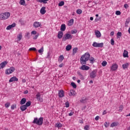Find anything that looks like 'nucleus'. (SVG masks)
Segmentation results:
<instances>
[{
	"label": "nucleus",
	"mask_w": 130,
	"mask_h": 130,
	"mask_svg": "<svg viewBox=\"0 0 130 130\" xmlns=\"http://www.w3.org/2000/svg\"><path fill=\"white\" fill-rule=\"evenodd\" d=\"M104 125L105 127H108L109 126V123H107V122H105Z\"/></svg>",
	"instance_id": "obj_49"
},
{
	"label": "nucleus",
	"mask_w": 130,
	"mask_h": 130,
	"mask_svg": "<svg viewBox=\"0 0 130 130\" xmlns=\"http://www.w3.org/2000/svg\"><path fill=\"white\" fill-rule=\"evenodd\" d=\"M39 36V34H38L37 35H36L35 37H34L33 39L34 40H36L37 38H38V37Z\"/></svg>",
	"instance_id": "obj_50"
},
{
	"label": "nucleus",
	"mask_w": 130,
	"mask_h": 130,
	"mask_svg": "<svg viewBox=\"0 0 130 130\" xmlns=\"http://www.w3.org/2000/svg\"><path fill=\"white\" fill-rule=\"evenodd\" d=\"M106 111L104 110V112H103V115H105L106 114Z\"/></svg>",
	"instance_id": "obj_61"
},
{
	"label": "nucleus",
	"mask_w": 130,
	"mask_h": 130,
	"mask_svg": "<svg viewBox=\"0 0 130 130\" xmlns=\"http://www.w3.org/2000/svg\"><path fill=\"white\" fill-rule=\"evenodd\" d=\"M124 8H125V9H127V8H128V5L127 4H124Z\"/></svg>",
	"instance_id": "obj_56"
},
{
	"label": "nucleus",
	"mask_w": 130,
	"mask_h": 130,
	"mask_svg": "<svg viewBox=\"0 0 130 130\" xmlns=\"http://www.w3.org/2000/svg\"><path fill=\"white\" fill-rule=\"evenodd\" d=\"M64 5V2L63 1H61L60 2H59V3L58 4V7H62V6H63Z\"/></svg>",
	"instance_id": "obj_37"
},
{
	"label": "nucleus",
	"mask_w": 130,
	"mask_h": 130,
	"mask_svg": "<svg viewBox=\"0 0 130 130\" xmlns=\"http://www.w3.org/2000/svg\"><path fill=\"white\" fill-rule=\"evenodd\" d=\"M66 49L67 51H70L72 49V45H68L66 46Z\"/></svg>",
	"instance_id": "obj_29"
},
{
	"label": "nucleus",
	"mask_w": 130,
	"mask_h": 130,
	"mask_svg": "<svg viewBox=\"0 0 130 130\" xmlns=\"http://www.w3.org/2000/svg\"><path fill=\"white\" fill-rule=\"evenodd\" d=\"M66 24H61V27H60V30L61 31H66Z\"/></svg>",
	"instance_id": "obj_26"
},
{
	"label": "nucleus",
	"mask_w": 130,
	"mask_h": 130,
	"mask_svg": "<svg viewBox=\"0 0 130 130\" xmlns=\"http://www.w3.org/2000/svg\"><path fill=\"white\" fill-rule=\"evenodd\" d=\"M128 55V52L126 50H124L123 53V57H127Z\"/></svg>",
	"instance_id": "obj_24"
},
{
	"label": "nucleus",
	"mask_w": 130,
	"mask_h": 130,
	"mask_svg": "<svg viewBox=\"0 0 130 130\" xmlns=\"http://www.w3.org/2000/svg\"><path fill=\"white\" fill-rule=\"evenodd\" d=\"M5 107H6V108H8V107H10V103H7L6 104H5Z\"/></svg>",
	"instance_id": "obj_51"
},
{
	"label": "nucleus",
	"mask_w": 130,
	"mask_h": 130,
	"mask_svg": "<svg viewBox=\"0 0 130 130\" xmlns=\"http://www.w3.org/2000/svg\"><path fill=\"white\" fill-rule=\"evenodd\" d=\"M15 72V68L11 67L9 69H7L6 70V75H10L12 73Z\"/></svg>",
	"instance_id": "obj_6"
},
{
	"label": "nucleus",
	"mask_w": 130,
	"mask_h": 130,
	"mask_svg": "<svg viewBox=\"0 0 130 130\" xmlns=\"http://www.w3.org/2000/svg\"><path fill=\"white\" fill-rule=\"evenodd\" d=\"M41 95H40V92H38L36 94V99L38 101H40V102H43V99L41 98Z\"/></svg>",
	"instance_id": "obj_8"
},
{
	"label": "nucleus",
	"mask_w": 130,
	"mask_h": 130,
	"mask_svg": "<svg viewBox=\"0 0 130 130\" xmlns=\"http://www.w3.org/2000/svg\"><path fill=\"white\" fill-rule=\"evenodd\" d=\"M111 45H114V40L113 39H111Z\"/></svg>",
	"instance_id": "obj_52"
},
{
	"label": "nucleus",
	"mask_w": 130,
	"mask_h": 130,
	"mask_svg": "<svg viewBox=\"0 0 130 130\" xmlns=\"http://www.w3.org/2000/svg\"><path fill=\"white\" fill-rule=\"evenodd\" d=\"M15 27H16V23H13L12 24L8 25L6 29H7V30H11V29L12 28H14Z\"/></svg>",
	"instance_id": "obj_14"
},
{
	"label": "nucleus",
	"mask_w": 130,
	"mask_h": 130,
	"mask_svg": "<svg viewBox=\"0 0 130 130\" xmlns=\"http://www.w3.org/2000/svg\"><path fill=\"white\" fill-rule=\"evenodd\" d=\"M33 26L35 28H39V27H41V22H39L38 21H36L34 23Z\"/></svg>",
	"instance_id": "obj_9"
},
{
	"label": "nucleus",
	"mask_w": 130,
	"mask_h": 130,
	"mask_svg": "<svg viewBox=\"0 0 130 130\" xmlns=\"http://www.w3.org/2000/svg\"><path fill=\"white\" fill-rule=\"evenodd\" d=\"M7 64H8V61H5L0 63V70H1V69H4Z\"/></svg>",
	"instance_id": "obj_13"
},
{
	"label": "nucleus",
	"mask_w": 130,
	"mask_h": 130,
	"mask_svg": "<svg viewBox=\"0 0 130 130\" xmlns=\"http://www.w3.org/2000/svg\"><path fill=\"white\" fill-rule=\"evenodd\" d=\"M122 36V34L120 31H118L117 33V38H120V37Z\"/></svg>",
	"instance_id": "obj_32"
},
{
	"label": "nucleus",
	"mask_w": 130,
	"mask_h": 130,
	"mask_svg": "<svg viewBox=\"0 0 130 130\" xmlns=\"http://www.w3.org/2000/svg\"><path fill=\"white\" fill-rule=\"evenodd\" d=\"M18 81H19V79L17 77L14 76L10 78L9 82V83H12V82H18Z\"/></svg>",
	"instance_id": "obj_12"
},
{
	"label": "nucleus",
	"mask_w": 130,
	"mask_h": 130,
	"mask_svg": "<svg viewBox=\"0 0 130 130\" xmlns=\"http://www.w3.org/2000/svg\"><path fill=\"white\" fill-rule=\"evenodd\" d=\"M71 86H73V87L74 88V89H76V88H77V85H76V83H75L74 82H72L71 83Z\"/></svg>",
	"instance_id": "obj_38"
},
{
	"label": "nucleus",
	"mask_w": 130,
	"mask_h": 130,
	"mask_svg": "<svg viewBox=\"0 0 130 130\" xmlns=\"http://www.w3.org/2000/svg\"><path fill=\"white\" fill-rule=\"evenodd\" d=\"M76 94L77 93H76V91L72 89V90H70V91L69 96H75Z\"/></svg>",
	"instance_id": "obj_17"
},
{
	"label": "nucleus",
	"mask_w": 130,
	"mask_h": 130,
	"mask_svg": "<svg viewBox=\"0 0 130 130\" xmlns=\"http://www.w3.org/2000/svg\"><path fill=\"white\" fill-rule=\"evenodd\" d=\"M70 38H73V36L70 34H66L62 38V41H66V40H68V39H70Z\"/></svg>",
	"instance_id": "obj_5"
},
{
	"label": "nucleus",
	"mask_w": 130,
	"mask_h": 130,
	"mask_svg": "<svg viewBox=\"0 0 130 130\" xmlns=\"http://www.w3.org/2000/svg\"><path fill=\"white\" fill-rule=\"evenodd\" d=\"M55 126L56 127H58V128L59 127H62V124H61L60 122H57V123H56Z\"/></svg>",
	"instance_id": "obj_30"
},
{
	"label": "nucleus",
	"mask_w": 130,
	"mask_h": 130,
	"mask_svg": "<svg viewBox=\"0 0 130 130\" xmlns=\"http://www.w3.org/2000/svg\"><path fill=\"white\" fill-rule=\"evenodd\" d=\"M24 94H28V90H25L23 92Z\"/></svg>",
	"instance_id": "obj_62"
},
{
	"label": "nucleus",
	"mask_w": 130,
	"mask_h": 130,
	"mask_svg": "<svg viewBox=\"0 0 130 130\" xmlns=\"http://www.w3.org/2000/svg\"><path fill=\"white\" fill-rule=\"evenodd\" d=\"M50 57V52H48L47 53V58H49Z\"/></svg>",
	"instance_id": "obj_55"
},
{
	"label": "nucleus",
	"mask_w": 130,
	"mask_h": 130,
	"mask_svg": "<svg viewBox=\"0 0 130 130\" xmlns=\"http://www.w3.org/2000/svg\"><path fill=\"white\" fill-rule=\"evenodd\" d=\"M113 35H114V31H111L110 32V36H113Z\"/></svg>",
	"instance_id": "obj_59"
},
{
	"label": "nucleus",
	"mask_w": 130,
	"mask_h": 130,
	"mask_svg": "<svg viewBox=\"0 0 130 130\" xmlns=\"http://www.w3.org/2000/svg\"><path fill=\"white\" fill-rule=\"evenodd\" d=\"M118 68V65L116 63L113 64L112 67H111V71H116Z\"/></svg>",
	"instance_id": "obj_11"
},
{
	"label": "nucleus",
	"mask_w": 130,
	"mask_h": 130,
	"mask_svg": "<svg viewBox=\"0 0 130 130\" xmlns=\"http://www.w3.org/2000/svg\"><path fill=\"white\" fill-rule=\"evenodd\" d=\"M77 75H78V76H79V78L80 79V80H84V76H83V75H82V74L81 73V72L78 71L77 72Z\"/></svg>",
	"instance_id": "obj_21"
},
{
	"label": "nucleus",
	"mask_w": 130,
	"mask_h": 130,
	"mask_svg": "<svg viewBox=\"0 0 130 130\" xmlns=\"http://www.w3.org/2000/svg\"><path fill=\"white\" fill-rule=\"evenodd\" d=\"M22 83H26V79H24L22 80Z\"/></svg>",
	"instance_id": "obj_63"
},
{
	"label": "nucleus",
	"mask_w": 130,
	"mask_h": 130,
	"mask_svg": "<svg viewBox=\"0 0 130 130\" xmlns=\"http://www.w3.org/2000/svg\"><path fill=\"white\" fill-rule=\"evenodd\" d=\"M62 36H63V32L61 31H59L58 32L57 37L59 39H61L62 38Z\"/></svg>",
	"instance_id": "obj_15"
},
{
	"label": "nucleus",
	"mask_w": 130,
	"mask_h": 130,
	"mask_svg": "<svg viewBox=\"0 0 130 130\" xmlns=\"http://www.w3.org/2000/svg\"><path fill=\"white\" fill-rule=\"evenodd\" d=\"M74 115V112H71L69 114V116H72Z\"/></svg>",
	"instance_id": "obj_57"
},
{
	"label": "nucleus",
	"mask_w": 130,
	"mask_h": 130,
	"mask_svg": "<svg viewBox=\"0 0 130 130\" xmlns=\"http://www.w3.org/2000/svg\"><path fill=\"white\" fill-rule=\"evenodd\" d=\"M90 21H93V20H94V18H93V17H90Z\"/></svg>",
	"instance_id": "obj_64"
},
{
	"label": "nucleus",
	"mask_w": 130,
	"mask_h": 130,
	"mask_svg": "<svg viewBox=\"0 0 130 130\" xmlns=\"http://www.w3.org/2000/svg\"><path fill=\"white\" fill-rule=\"evenodd\" d=\"M63 67V63H61L59 65V68H62Z\"/></svg>",
	"instance_id": "obj_60"
},
{
	"label": "nucleus",
	"mask_w": 130,
	"mask_h": 130,
	"mask_svg": "<svg viewBox=\"0 0 130 130\" xmlns=\"http://www.w3.org/2000/svg\"><path fill=\"white\" fill-rule=\"evenodd\" d=\"M49 0H37L38 3H43V4H47V2Z\"/></svg>",
	"instance_id": "obj_27"
},
{
	"label": "nucleus",
	"mask_w": 130,
	"mask_h": 130,
	"mask_svg": "<svg viewBox=\"0 0 130 130\" xmlns=\"http://www.w3.org/2000/svg\"><path fill=\"white\" fill-rule=\"evenodd\" d=\"M84 130H89L90 129V126L89 125H86L84 127Z\"/></svg>",
	"instance_id": "obj_39"
},
{
	"label": "nucleus",
	"mask_w": 130,
	"mask_h": 130,
	"mask_svg": "<svg viewBox=\"0 0 130 130\" xmlns=\"http://www.w3.org/2000/svg\"><path fill=\"white\" fill-rule=\"evenodd\" d=\"M24 105L26 106V107H29V106H31V102L28 101Z\"/></svg>",
	"instance_id": "obj_36"
},
{
	"label": "nucleus",
	"mask_w": 130,
	"mask_h": 130,
	"mask_svg": "<svg viewBox=\"0 0 130 130\" xmlns=\"http://www.w3.org/2000/svg\"><path fill=\"white\" fill-rule=\"evenodd\" d=\"M29 51H36V50H37V49H36V48H34V47H32V48H30L29 49Z\"/></svg>",
	"instance_id": "obj_44"
},
{
	"label": "nucleus",
	"mask_w": 130,
	"mask_h": 130,
	"mask_svg": "<svg viewBox=\"0 0 130 130\" xmlns=\"http://www.w3.org/2000/svg\"><path fill=\"white\" fill-rule=\"evenodd\" d=\"M44 51L43 47H42L40 50H38L39 53H42Z\"/></svg>",
	"instance_id": "obj_45"
},
{
	"label": "nucleus",
	"mask_w": 130,
	"mask_h": 130,
	"mask_svg": "<svg viewBox=\"0 0 130 130\" xmlns=\"http://www.w3.org/2000/svg\"><path fill=\"white\" fill-rule=\"evenodd\" d=\"M115 14L117 15V16H119L120 15H121V12H120L119 11H116Z\"/></svg>",
	"instance_id": "obj_47"
},
{
	"label": "nucleus",
	"mask_w": 130,
	"mask_h": 130,
	"mask_svg": "<svg viewBox=\"0 0 130 130\" xmlns=\"http://www.w3.org/2000/svg\"><path fill=\"white\" fill-rule=\"evenodd\" d=\"M80 102L81 103H87V98L83 97L80 100Z\"/></svg>",
	"instance_id": "obj_22"
},
{
	"label": "nucleus",
	"mask_w": 130,
	"mask_h": 130,
	"mask_svg": "<svg viewBox=\"0 0 130 130\" xmlns=\"http://www.w3.org/2000/svg\"><path fill=\"white\" fill-rule=\"evenodd\" d=\"M37 33V32L36 31V30H34L31 31V34H33L34 35H35Z\"/></svg>",
	"instance_id": "obj_54"
},
{
	"label": "nucleus",
	"mask_w": 130,
	"mask_h": 130,
	"mask_svg": "<svg viewBox=\"0 0 130 130\" xmlns=\"http://www.w3.org/2000/svg\"><path fill=\"white\" fill-rule=\"evenodd\" d=\"M99 118H100V117H99V116H97L95 117V120L97 121V120H99Z\"/></svg>",
	"instance_id": "obj_58"
},
{
	"label": "nucleus",
	"mask_w": 130,
	"mask_h": 130,
	"mask_svg": "<svg viewBox=\"0 0 130 130\" xmlns=\"http://www.w3.org/2000/svg\"><path fill=\"white\" fill-rule=\"evenodd\" d=\"M73 54H76L77 53V51H78V48H75L73 50Z\"/></svg>",
	"instance_id": "obj_43"
},
{
	"label": "nucleus",
	"mask_w": 130,
	"mask_h": 130,
	"mask_svg": "<svg viewBox=\"0 0 130 130\" xmlns=\"http://www.w3.org/2000/svg\"><path fill=\"white\" fill-rule=\"evenodd\" d=\"M65 105H66V107H67V108L68 107H70V103H69V102H66Z\"/></svg>",
	"instance_id": "obj_48"
},
{
	"label": "nucleus",
	"mask_w": 130,
	"mask_h": 130,
	"mask_svg": "<svg viewBox=\"0 0 130 130\" xmlns=\"http://www.w3.org/2000/svg\"><path fill=\"white\" fill-rule=\"evenodd\" d=\"M22 37H23V36H22V33L19 34L17 36L18 41H20L21 40V39H22Z\"/></svg>",
	"instance_id": "obj_34"
},
{
	"label": "nucleus",
	"mask_w": 130,
	"mask_h": 130,
	"mask_svg": "<svg viewBox=\"0 0 130 130\" xmlns=\"http://www.w3.org/2000/svg\"><path fill=\"white\" fill-rule=\"evenodd\" d=\"M82 10L81 9H78L77 11H76V13L77 14H78V15H81V14H82Z\"/></svg>",
	"instance_id": "obj_42"
},
{
	"label": "nucleus",
	"mask_w": 130,
	"mask_h": 130,
	"mask_svg": "<svg viewBox=\"0 0 130 130\" xmlns=\"http://www.w3.org/2000/svg\"><path fill=\"white\" fill-rule=\"evenodd\" d=\"M129 64L128 63H126L125 64H122V67L123 70H125V69H127L128 68Z\"/></svg>",
	"instance_id": "obj_28"
},
{
	"label": "nucleus",
	"mask_w": 130,
	"mask_h": 130,
	"mask_svg": "<svg viewBox=\"0 0 130 130\" xmlns=\"http://www.w3.org/2000/svg\"><path fill=\"white\" fill-rule=\"evenodd\" d=\"M118 125V123L114 122L112 123L110 125L111 127H114V126H117Z\"/></svg>",
	"instance_id": "obj_25"
},
{
	"label": "nucleus",
	"mask_w": 130,
	"mask_h": 130,
	"mask_svg": "<svg viewBox=\"0 0 130 130\" xmlns=\"http://www.w3.org/2000/svg\"><path fill=\"white\" fill-rule=\"evenodd\" d=\"M11 16L10 12L2 13L0 14V20H7Z\"/></svg>",
	"instance_id": "obj_3"
},
{
	"label": "nucleus",
	"mask_w": 130,
	"mask_h": 130,
	"mask_svg": "<svg viewBox=\"0 0 130 130\" xmlns=\"http://www.w3.org/2000/svg\"><path fill=\"white\" fill-rule=\"evenodd\" d=\"M46 9V7H43L41 10H40V13L42 14V15H44L45 13H46V10L45 9Z\"/></svg>",
	"instance_id": "obj_16"
},
{
	"label": "nucleus",
	"mask_w": 130,
	"mask_h": 130,
	"mask_svg": "<svg viewBox=\"0 0 130 130\" xmlns=\"http://www.w3.org/2000/svg\"><path fill=\"white\" fill-rule=\"evenodd\" d=\"M64 57H63V55H60L58 59L59 62H61V61H62V60L64 59Z\"/></svg>",
	"instance_id": "obj_31"
},
{
	"label": "nucleus",
	"mask_w": 130,
	"mask_h": 130,
	"mask_svg": "<svg viewBox=\"0 0 130 130\" xmlns=\"http://www.w3.org/2000/svg\"><path fill=\"white\" fill-rule=\"evenodd\" d=\"M74 24V19H71L68 21V26H72V25Z\"/></svg>",
	"instance_id": "obj_20"
},
{
	"label": "nucleus",
	"mask_w": 130,
	"mask_h": 130,
	"mask_svg": "<svg viewBox=\"0 0 130 130\" xmlns=\"http://www.w3.org/2000/svg\"><path fill=\"white\" fill-rule=\"evenodd\" d=\"M104 46V44L103 43H97L96 42H94L92 44L93 47H103Z\"/></svg>",
	"instance_id": "obj_4"
},
{
	"label": "nucleus",
	"mask_w": 130,
	"mask_h": 130,
	"mask_svg": "<svg viewBox=\"0 0 130 130\" xmlns=\"http://www.w3.org/2000/svg\"><path fill=\"white\" fill-rule=\"evenodd\" d=\"M119 111L121 112L122 110H123V106L120 105L119 107Z\"/></svg>",
	"instance_id": "obj_46"
},
{
	"label": "nucleus",
	"mask_w": 130,
	"mask_h": 130,
	"mask_svg": "<svg viewBox=\"0 0 130 130\" xmlns=\"http://www.w3.org/2000/svg\"><path fill=\"white\" fill-rule=\"evenodd\" d=\"M58 97L59 98H62V97H64V91L63 90H59Z\"/></svg>",
	"instance_id": "obj_10"
},
{
	"label": "nucleus",
	"mask_w": 130,
	"mask_h": 130,
	"mask_svg": "<svg viewBox=\"0 0 130 130\" xmlns=\"http://www.w3.org/2000/svg\"><path fill=\"white\" fill-rule=\"evenodd\" d=\"M25 0H20L19 1V4L21 6H25Z\"/></svg>",
	"instance_id": "obj_33"
},
{
	"label": "nucleus",
	"mask_w": 130,
	"mask_h": 130,
	"mask_svg": "<svg viewBox=\"0 0 130 130\" xmlns=\"http://www.w3.org/2000/svg\"><path fill=\"white\" fill-rule=\"evenodd\" d=\"M32 123L35 124H37V125H42L43 124V117L35 118Z\"/></svg>",
	"instance_id": "obj_2"
},
{
	"label": "nucleus",
	"mask_w": 130,
	"mask_h": 130,
	"mask_svg": "<svg viewBox=\"0 0 130 130\" xmlns=\"http://www.w3.org/2000/svg\"><path fill=\"white\" fill-rule=\"evenodd\" d=\"M102 65L103 67H106L107 65V62L106 61H103L102 63Z\"/></svg>",
	"instance_id": "obj_41"
},
{
	"label": "nucleus",
	"mask_w": 130,
	"mask_h": 130,
	"mask_svg": "<svg viewBox=\"0 0 130 130\" xmlns=\"http://www.w3.org/2000/svg\"><path fill=\"white\" fill-rule=\"evenodd\" d=\"M16 105L15 106H14V105H12V106H11V109L12 110H14V109H15V108H16Z\"/></svg>",
	"instance_id": "obj_53"
},
{
	"label": "nucleus",
	"mask_w": 130,
	"mask_h": 130,
	"mask_svg": "<svg viewBox=\"0 0 130 130\" xmlns=\"http://www.w3.org/2000/svg\"><path fill=\"white\" fill-rule=\"evenodd\" d=\"M26 109H27V107L25 105L20 106V110L21 111H25Z\"/></svg>",
	"instance_id": "obj_23"
},
{
	"label": "nucleus",
	"mask_w": 130,
	"mask_h": 130,
	"mask_svg": "<svg viewBox=\"0 0 130 130\" xmlns=\"http://www.w3.org/2000/svg\"><path fill=\"white\" fill-rule=\"evenodd\" d=\"M71 32V34H76L78 32V30L77 29H73Z\"/></svg>",
	"instance_id": "obj_40"
},
{
	"label": "nucleus",
	"mask_w": 130,
	"mask_h": 130,
	"mask_svg": "<svg viewBox=\"0 0 130 130\" xmlns=\"http://www.w3.org/2000/svg\"><path fill=\"white\" fill-rule=\"evenodd\" d=\"M90 59V53L86 52L83 54L80 58V63L82 66L80 67V69L82 71H88L90 70V67L85 64H87V61Z\"/></svg>",
	"instance_id": "obj_1"
},
{
	"label": "nucleus",
	"mask_w": 130,
	"mask_h": 130,
	"mask_svg": "<svg viewBox=\"0 0 130 130\" xmlns=\"http://www.w3.org/2000/svg\"><path fill=\"white\" fill-rule=\"evenodd\" d=\"M95 34L97 38H99L101 36V32L99 30H95Z\"/></svg>",
	"instance_id": "obj_18"
},
{
	"label": "nucleus",
	"mask_w": 130,
	"mask_h": 130,
	"mask_svg": "<svg viewBox=\"0 0 130 130\" xmlns=\"http://www.w3.org/2000/svg\"><path fill=\"white\" fill-rule=\"evenodd\" d=\"M89 60L90 61V63H94V61H95V58H94V57H91L89 59Z\"/></svg>",
	"instance_id": "obj_35"
},
{
	"label": "nucleus",
	"mask_w": 130,
	"mask_h": 130,
	"mask_svg": "<svg viewBox=\"0 0 130 130\" xmlns=\"http://www.w3.org/2000/svg\"><path fill=\"white\" fill-rule=\"evenodd\" d=\"M26 101H27V100L26 99V98H22L20 101V104L21 105H23L25 104V103H26Z\"/></svg>",
	"instance_id": "obj_19"
},
{
	"label": "nucleus",
	"mask_w": 130,
	"mask_h": 130,
	"mask_svg": "<svg viewBox=\"0 0 130 130\" xmlns=\"http://www.w3.org/2000/svg\"><path fill=\"white\" fill-rule=\"evenodd\" d=\"M97 70H94L90 74V77L91 78V79H94V78H96V76H97Z\"/></svg>",
	"instance_id": "obj_7"
}]
</instances>
